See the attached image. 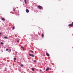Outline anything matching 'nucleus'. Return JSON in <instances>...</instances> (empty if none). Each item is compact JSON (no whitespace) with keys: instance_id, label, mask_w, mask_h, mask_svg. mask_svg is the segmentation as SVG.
<instances>
[{"instance_id":"nucleus-5","label":"nucleus","mask_w":73,"mask_h":73,"mask_svg":"<svg viewBox=\"0 0 73 73\" xmlns=\"http://www.w3.org/2000/svg\"><path fill=\"white\" fill-rule=\"evenodd\" d=\"M42 38H43L44 37V34H42Z\"/></svg>"},{"instance_id":"nucleus-20","label":"nucleus","mask_w":73,"mask_h":73,"mask_svg":"<svg viewBox=\"0 0 73 73\" xmlns=\"http://www.w3.org/2000/svg\"><path fill=\"white\" fill-rule=\"evenodd\" d=\"M21 48H22V49H23L24 48H23V46H21Z\"/></svg>"},{"instance_id":"nucleus-23","label":"nucleus","mask_w":73,"mask_h":73,"mask_svg":"<svg viewBox=\"0 0 73 73\" xmlns=\"http://www.w3.org/2000/svg\"><path fill=\"white\" fill-rule=\"evenodd\" d=\"M17 42H19V40H17Z\"/></svg>"},{"instance_id":"nucleus-17","label":"nucleus","mask_w":73,"mask_h":73,"mask_svg":"<svg viewBox=\"0 0 73 73\" xmlns=\"http://www.w3.org/2000/svg\"><path fill=\"white\" fill-rule=\"evenodd\" d=\"M32 70H33V71H34V69L33 68H32Z\"/></svg>"},{"instance_id":"nucleus-14","label":"nucleus","mask_w":73,"mask_h":73,"mask_svg":"<svg viewBox=\"0 0 73 73\" xmlns=\"http://www.w3.org/2000/svg\"><path fill=\"white\" fill-rule=\"evenodd\" d=\"M15 26H14L13 28V29H15Z\"/></svg>"},{"instance_id":"nucleus-6","label":"nucleus","mask_w":73,"mask_h":73,"mask_svg":"<svg viewBox=\"0 0 73 73\" xmlns=\"http://www.w3.org/2000/svg\"><path fill=\"white\" fill-rule=\"evenodd\" d=\"M46 56H50L49 54L48 53H46Z\"/></svg>"},{"instance_id":"nucleus-8","label":"nucleus","mask_w":73,"mask_h":73,"mask_svg":"<svg viewBox=\"0 0 73 73\" xmlns=\"http://www.w3.org/2000/svg\"><path fill=\"white\" fill-rule=\"evenodd\" d=\"M4 38H6V39H8V37L7 36H5Z\"/></svg>"},{"instance_id":"nucleus-15","label":"nucleus","mask_w":73,"mask_h":73,"mask_svg":"<svg viewBox=\"0 0 73 73\" xmlns=\"http://www.w3.org/2000/svg\"><path fill=\"white\" fill-rule=\"evenodd\" d=\"M14 59L15 60H16V58H14Z\"/></svg>"},{"instance_id":"nucleus-2","label":"nucleus","mask_w":73,"mask_h":73,"mask_svg":"<svg viewBox=\"0 0 73 73\" xmlns=\"http://www.w3.org/2000/svg\"><path fill=\"white\" fill-rule=\"evenodd\" d=\"M29 56H31V57H35V56L33 55V54H29Z\"/></svg>"},{"instance_id":"nucleus-16","label":"nucleus","mask_w":73,"mask_h":73,"mask_svg":"<svg viewBox=\"0 0 73 73\" xmlns=\"http://www.w3.org/2000/svg\"><path fill=\"white\" fill-rule=\"evenodd\" d=\"M6 51H8V50H8L7 49H6Z\"/></svg>"},{"instance_id":"nucleus-25","label":"nucleus","mask_w":73,"mask_h":73,"mask_svg":"<svg viewBox=\"0 0 73 73\" xmlns=\"http://www.w3.org/2000/svg\"><path fill=\"white\" fill-rule=\"evenodd\" d=\"M0 35H1V33H0Z\"/></svg>"},{"instance_id":"nucleus-1","label":"nucleus","mask_w":73,"mask_h":73,"mask_svg":"<svg viewBox=\"0 0 73 73\" xmlns=\"http://www.w3.org/2000/svg\"><path fill=\"white\" fill-rule=\"evenodd\" d=\"M38 7L40 9H42V6H38Z\"/></svg>"},{"instance_id":"nucleus-24","label":"nucleus","mask_w":73,"mask_h":73,"mask_svg":"<svg viewBox=\"0 0 73 73\" xmlns=\"http://www.w3.org/2000/svg\"><path fill=\"white\" fill-rule=\"evenodd\" d=\"M9 50H10L11 51V49H10Z\"/></svg>"},{"instance_id":"nucleus-4","label":"nucleus","mask_w":73,"mask_h":73,"mask_svg":"<svg viewBox=\"0 0 73 73\" xmlns=\"http://www.w3.org/2000/svg\"><path fill=\"white\" fill-rule=\"evenodd\" d=\"M26 12H27V13H29V10H28V9H26Z\"/></svg>"},{"instance_id":"nucleus-3","label":"nucleus","mask_w":73,"mask_h":73,"mask_svg":"<svg viewBox=\"0 0 73 73\" xmlns=\"http://www.w3.org/2000/svg\"><path fill=\"white\" fill-rule=\"evenodd\" d=\"M68 26H69V27H70L71 26H73V22L72 23V24L69 25Z\"/></svg>"},{"instance_id":"nucleus-12","label":"nucleus","mask_w":73,"mask_h":73,"mask_svg":"<svg viewBox=\"0 0 73 73\" xmlns=\"http://www.w3.org/2000/svg\"><path fill=\"white\" fill-rule=\"evenodd\" d=\"M0 44H2V45H3V44H4V43L3 42H1Z\"/></svg>"},{"instance_id":"nucleus-13","label":"nucleus","mask_w":73,"mask_h":73,"mask_svg":"<svg viewBox=\"0 0 73 73\" xmlns=\"http://www.w3.org/2000/svg\"><path fill=\"white\" fill-rule=\"evenodd\" d=\"M30 52H31V53H33V51L32 50H31Z\"/></svg>"},{"instance_id":"nucleus-11","label":"nucleus","mask_w":73,"mask_h":73,"mask_svg":"<svg viewBox=\"0 0 73 73\" xmlns=\"http://www.w3.org/2000/svg\"><path fill=\"white\" fill-rule=\"evenodd\" d=\"M24 1L25 4H27V1L26 0H24Z\"/></svg>"},{"instance_id":"nucleus-18","label":"nucleus","mask_w":73,"mask_h":73,"mask_svg":"<svg viewBox=\"0 0 73 73\" xmlns=\"http://www.w3.org/2000/svg\"><path fill=\"white\" fill-rule=\"evenodd\" d=\"M36 60H34L33 61V62H36Z\"/></svg>"},{"instance_id":"nucleus-19","label":"nucleus","mask_w":73,"mask_h":73,"mask_svg":"<svg viewBox=\"0 0 73 73\" xmlns=\"http://www.w3.org/2000/svg\"><path fill=\"white\" fill-rule=\"evenodd\" d=\"M39 71L40 72H42V70H41L40 69L39 70Z\"/></svg>"},{"instance_id":"nucleus-7","label":"nucleus","mask_w":73,"mask_h":73,"mask_svg":"<svg viewBox=\"0 0 73 73\" xmlns=\"http://www.w3.org/2000/svg\"><path fill=\"white\" fill-rule=\"evenodd\" d=\"M2 20H3V21H5V19L3 18H2Z\"/></svg>"},{"instance_id":"nucleus-22","label":"nucleus","mask_w":73,"mask_h":73,"mask_svg":"<svg viewBox=\"0 0 73 73\" xmlns=\"http://www.w3.org/2000/svg\"><path fill=\"white\" fill-rule=\"evenodd\" d=\"M15 53H17V51H15Z\"/></svg>"},{"instance_id":"nucleus-9","label":"nucleus","mask_w":73,"mask_h":73,"mask_svg":"<svg viewBox=\"0 0 73 73\" xmlns=\"http://www.w3.org/2000/svg\"><path fill=\"white\" fill-rule=\"evenodd\" d=\"M20 66H21V67H23V66H24V65L23 64H21Z\"/></svg>"},{"instance_id":"nucleus-21","label":"nucleus","mask_w":73,"mask_h":73,"mask_svg":"<svg viewBox=\"0 0 73 73\" xmlns=\"http://www.w3.org/2000/svg\"><path fill=\"white\" fill-rule=\"evenodd\" d=\"M13 11H14V12H15V11H16V10H15V9H14L13 10Z\"/></svg>"},{"instance_id":"nucleus-10","label":"nucleus","mask_w":73,"mask_h":73,"mask_svg":"<svg viewBox=\"0 0 73 73\" xmlns=\"http://www.w3.org/2000/svg\"><path fill=\"white\" fill-rule=\"evenodd\" d=\"M46 71H48V70H49V68H46Z\"/></svg>"}]
</instances>
